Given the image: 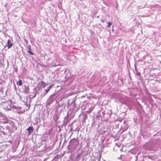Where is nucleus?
Returning a JSON list of instances; mask_svg holds the SVG:
<instances>
[{"label": "nucleus", "mask_w": 161, "mask_h": 161, "mask_svg": "<svg viewBox=\"0 0 161 161\" xmlns=\"http://www.w3.org/2000/svg\"><path fill=\"white\" fill-rule=\"evenodd\" d=\"M58 97V95L57 93H54L51 95L47 101V105L50 106L51 104Z\"/></svg>", "instance_id": "f257e3e1"}, {"label": "nucleus", "mask_w": 161, "mask_h": 161, "mask_svg": "<svg viewBox=\"0 0 161 161\" xmlns=\"http://www.w3.org/2000/svg\"><path fill=\"white\" fill-rule=\"evenodd\" d=\"M70 146L74 149L76 148L79 144V141L77 139H71L69 142Z\"/></svg>", "instance_id": "f03ea898"}, {"label": "nucleus", "mask_w": 161, "mask_h": 161, "mask_svg": "<svg viewBox=\"0 0 161 161\" xmlns=\"http://www.w3.org/2000/svg\"><path fill=\"white\" fill-rule=\"evenodd\" d=\"M3 103H4L3 105L4 106V109L7 110H10L11 109V107L9 104L10 103H11L10 101H9L8 102H3Z\"/></svg>", "instance_id": "7ed1b4c3"}, {"label": "nucleus", "mask_w": 161, "mask_h": 161, "mask_svg": "<svg viewBox=\"0 0 161 161\" xmlns=\"http://www.w3.org/2000/svg\"><path fill=\"white\" fill-rule=\"evenodd\" d=\"M13 45V44L11 42V41L9 39L8 40L7 42V46L8 49H9Z\"/></svg>", "instance_id": "20e7f679"}, {"label": "nucleus", "mask_w": 161, "mask_h": 161, "mask_svg": "<svg viewBox=\"0 0 161 161\" xmlns=\"http://www.w3.org/2000/svg\"><path fill=\"white\" fill-rule=\"evenodd\" d=\"M28 131L29 134H30L33 131V129L32 126H30L26 129Z\"/></svg>", "instance_id": "39448f33"}, {"label": "nucleus", "mask_w": 161, "mask_h": 161, "mask_svg": "<svg viewBox=\"0 0 161 161\" xmlns=\"http://www.w3.org/2000/svg\"><path fill=\"white\" fill-rule=\"evenodd\" d=\"M27 48L29 50V51L27 52L29 53L31 55H34V53L31 51L32 49H31V46L30 45H29L27 46Z\"/></svg>", "instance_id": "423d86ee"}, {"label": "nucleus", "mask_w": 161, "mask_h": 161, "mask_svg": "<svg viewBox=\"0 0 161 161\" xmlns=\"http://www.w3.org/2000/svg\"><path fill=\"white\" fill-rule=\"evenodd\" d=\"M25 89L24 90L25 93H27L29 92V87L25 85Z\"/></svg>", "instance_id": "0eeeda50"}, {"label": "nucleus", "mask_w": 161, "mask_h": 161, "mask_svg": "<svg viewBox=\"0 0 161 161\" xmlns=\"http://www.w3.org/2000/svg\"><path fill=\"white\" fill-rule=\"evenodd\" d=\"M17 84L20 86H21L22 84V80L21 79H19V80L17 81Z\"/></svg>", "instance_id": "6e6552de"}, {"label": "nucleus", "mask_w": 161, "mask_h": 161, "mask_svg": "<svg viewBox=\"0 0 161 161\" xmlns=\"http://www.w3.org/2000/svg\"><path fill=\"white\" fill-rule=\"evenodd\" d=\"M80 156H81V153H78L77 154V156H76V158L75 159L77 161H79L80 159L79 158L80 157Z\"/></svg>", "instance_id": "1a4fd4ad"}, {"label": "nucleus", "mask_w": 161, "mask_h": 161, "mask_svg": "<svg viewBox=\"0 0 161 161\" xmlns=\"http://www.w3.org/2000/svg\"><path fill=\"white\" fill-rule=\"evenodd\" d=\"M112 25V23L111 22H108V25L107 26V27H110Z\"/></svg>", "instance_id": "9d476101"}, {"label": "nucleus", "mask_w": 161, "mask_h": 161, "mask_svg": "<svg viewBox=\"0 0 161 161\" xmlns=\"http://www.w3.org/2000/svg\"><path fill=\"white\" fill-rule=\"evenodd\" d=\"M60 65H60V64H57H57H53L52 65V66H53V67H56V66H60Z\"/></svg>", "instance_id": "9b49d317"}, {"label": "nucleus", "mask_w": 161, "mask_h": 161, "mask_svg": "<svg viewBox=\"0 0 161 161\" xmlns=\"http://www.w3.org/2000/svg\"><path fill=\"white\" fill-rule=\"evenodd\" d=\"M16 148H14L13 147L12 148V152L13 153L15 152L16 151Z\"/></svg>", "instance_id": "f8f14e48"}, {"label": "nucleus", "mask_w": 161, "mask_h": 161, "mask_svg": "<svg viewBox=\"0 0 161 161\" xmlns=\"http://www.w3.org/2000/svg\"><path fill=\"white\" fill-rule=\"evenodd\" d=\"M49 90H50L48 88L46 89L45 90V93H46V94H47V93L49 92Z\"/></svg>", "instance_id": "ddd939ff"}, {"label": "nucleus", "mask_w": 161, "mask_h": 161, "mask_svg": "<svg viewBox=\"0 0 161 161\" xmlns=\"http://www.w3.org/2000/svg\"><path fill=\"white\" fill-rule=\"evenodd\" d=\"M54 86V85L52 84L51 85H50L49 86L48 88L50 90L52 88V87Z\"/></svg>", "instance_id": "4468645a"}, {"label": "nucleus", "mask_w": 161, "mask_h": 161, "mask_svg": "<svg viewBox=\"0 0 161 161\" xmlns=\"http://www.w3.org/2000/svg\"><path fill=\"white\" fill-rule=\"evenodd\" d=\"M47 94H46V93H45V94H41V96L42 97H44Z\"/></svg>", "instance_id": "2eb2a0df"}, {"label": "nucleus", "mask_w": 161, "mask_h": 161, "mask_svg": "<svg viewBox=\"0 0 161 161\" xmlns=\"http://www.w3.org/2000/svg\"><path fill=\"white\" fill-rule=\"evenodd\" d=\"M101 21L102 22H104V21H105V20L104 19H101Z\"/></svg>", "instance_id": "dca6fc26"}, {"label": "nucleus", "mask_w": 161, "mask_h": 161, "mask_svg": "<svg viewBox=\"0 0 161 161\" xmlns=\"http://www.w3.org/2000/svg\"><path fill=\"white\" fill-rule=\"evenodd\" d=\"M121 156L122 155H121L120 157L118 158L119 159H121Z\"/></svg>", "instance_id": "f3484780"}, {"label": "nucleus", "mask_w": 161, "mask_h": 161, "mask_svg": "<svg viewBox=\"0 0 161 161\" xmlns=\"http://www.w3.org/2000/svg\"><path fill=\"white\" fill-rule=\"evenodd\" d=\"M41 83H42L43 84H45V83L42 81H41Z\"/></svg>", "instance_id": "a211bd4d"}, {"label": "nucleus", "mask_w": 161, "mask_h": 161, "mask_svg": "<svg viewBox=\"0 0 161 161\" xmlns=\"http://www.w3.org/2000/svg\"><path fill=\"white\" fill-rule=\"evenodd\" d=\"M95 161H96V160H95ZM97 161H100V159H97Z\"/></svg>", "instance_id": "6ab92c4d"}, {"label": "nucleus", "mask_w": 161, "mask_h": 161, "mask_svg": "<svg viewBox=\"0 0 161 161\" xmlns=\"http://www.w3.org/2000/svg\"><path fill=\"white\" fill-rule=\"evenodd\" d=\"M56 161V160H54V158H53L52 161Z\"/></svg>", "instance_id": "aec40b11"}, {"label": "nucleus", "mask_w": 161, "mask_h": 161, "mask_svg": "<svg viewBox=\"0 0 161 161\" xmlns=\"http://www.w3.org/2000/svg\"><path fill=\"white\" fill-rule=\"evenodd\" d=\"M7 5V4L6 3V4L5 5V7H6V6Z\"/></svg>", "instance_id": "412c9836"}, {"label": "nucleus", "mask_w": 161, "mask_h": 161, "mask_svg": "<svg viewBox=\"0 0 161 161\" xmlns=\"http://www.w3.org/2000/svg\"><path fill=\"white\" fill-rule=\"evenodd\" d=\"M112 31L113 32H114V30L113 29H112Z\"/></svg>", "instance_id": "4be33fe9"}, {"label": "nucleus", "mask_w": 161, "mask_h": 161, "mask_svg": "<svg viewBox=\"0 0 161 161\" xmlns=\"http://www.w3.org/2000/svg\"><path fill=\"white\" fill-rule=\"evenodd\" d=\"M136 160H137V157H136Z\"/></svg>", "instance_id": "5701e85b"}, {"label": "nucleus", "mask_w": 161, "mask_h": 161, "mask_svg": "<svg viewBox=\"0 0 161 161\" xmlns=\"http://www.w3.org/2000/svg\"><path fill=\"white\" fill-rule=\"evenodd\" d=\"M97 17V18H98L99 17V16H98Z\"/></svg>", "instance_id": "b1692460"}]
</instances>
